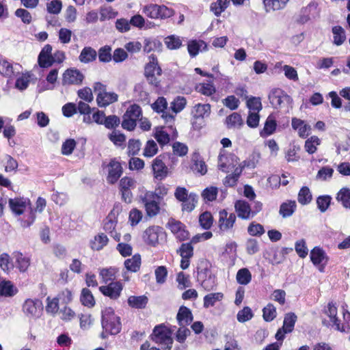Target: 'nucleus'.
I'll return each mask as SVG.
<instances>
[{
  "instance_id": "1",
  "label": "nucleus",
  "mask_w": 350,
  "mask_h": 350,
  "mask_svg": "<svg viewBox=\"0 0 350 350\" xmlns=\"http://www.w3.org/2000/svg\"><path fill=\"white\" fill-rule=\"evenodd\" d=\"M29 205V200L24 198H11L9 200V206L16 215H20L27 211H28L27 219L21 220L23 227H29L35 219V213Z\"/></svg>"
},
{
  "instance_id": "2",
  "label": "nucleus",
  "mask_w": 350,
  "mask_h": 350,
  "mask_svg": "<svg viewBox=\"0 0 350 350\" xmlns=\"http://www.w3.org/2000/svg\"><path fill=\"white\" fill-rule=\"evenodd\" d=\"M102 327L108 334L115 335L121 330L120 317L116 316L111 308H107L102 311Z\"/></svg>"
},
{
  "instance_id": "3",
  "label": "nucleus",
  "mask_w": 350,
  "mask_h": 350,
  "mask_svg": "<svg viewBox=\"0 0 350 350\" xmlns=\"http://www.w3.org/2000/svg\"><path fill=\"white\" fill-rule=\"evenodd\" d=\"M172 334V331L169 327L164 324H159L154 327L151 338L154 342L165 346L170 350L173 342Z\"/></svg>"
},
{
  "instance_id": "4",
  "label": "nucleus",
  "mask_w": 350,
  "mask_h": 350,
  "mask_svg": "<svg viewBox=\"0 0 350 350\" xmlns=\"http://www.w3.org/2000/svg\"><path fill=\"white\" fill-rule=\"evenodd\" d=\"M93 88L94 92L97 93L96 103L100 107H105L118 100V94L115 92H107L106 85L102 83H94Z\"/></svg>"
},
{
  "instance_id": "5",
  "label": "nucleus",
  "mask_w": 350,
  "mask_h": 350,
  "mask_svg": "<svg viewBox=\"0 0 350 350\" xmlns=\"http://www.w3.org/2000/svg\"><path fill=\"white\" fill-rule=\"evenodd\" d=\"M142 238L147 245L155 247L165 241L166 234L163 228L158 226H152L146 229Z\"/></svg>"
},
{
  "instance_id": "6",
  "label": "nucleus",
  "mask_w": 350,
  "mask_h": 350,
  "mask_svg": "<svg viewBox=\"0 0 350 350\" xmlns=\"http://www.w3.org/2000/svg\"><path fill=\"white\" fill-rule=\"evenodd\" d=\"M142 117V110L141 107L133 104L130 105L123 116L122 126L128 131H133L137 125V121Z\"/></svg>"
},
{
  "instance_id": "7",
  "label": "nucleus",
  "mask_w": 350,
  "mask_h": 350,
  "mask_svg": "<svg viewBox=\"0 0 350 350\" xmlns=\"http://www.w3.org/2000/svg\"><path fill=\"white\" fill-rule=\"evenodd\" d=\"M142 13L150 18H167L174 14V11L165 5L151 3L143 6Z\"/></svg>"
},
{
  "instance_id": "8",
  "label": "nucleus",
  "mask_w": 350,
  "mask_h": 350,
  "mask_svg": "<svg viewBox=\"0 0 350 350\" xmlns=\"http://www.w3.org/2000/svg\"><path fill=\"white\" fill-rule=\"evenodd\" d=\"M139 198L148 217H154L160 212L162 201L154 198L152 191H146Z\"/></svg>"
},
{
  "instance_id": "9",
  "label": "nucleus",
  "mask_w": 350,
  "mask_h": 350,
  "mask_svg": "<svg viewBox=\"0 0 350 350\" xmlns=\"http://www.w3.org/2000/svg\"><path fill=\"white\" fill-rule=\"evenodd\" d=\"M144 75L149 83L155 87L159 85L157 76L161 75V68L158 66L157 58L154 55L149 57V62L145 66Z\"/></svg>"
},
{
  "instance_id": "10",
  "label": "nucleus",
  "mask_w": 350,
  "mask_h": 350,
  "mask_svg": "<svg viewBox=\"0 0 350 350\" xmlns=\"http://www.w3.org/2000/svg\"><path fill=\"white\" fill-rule=\"evenodd\" d=\"M43 304L39 299H27L23 305L25 315L33 319H39L43 312Z\"/></svg>"
},
{
  "instance_id": "11",
  "label": "nucleus",
  "mask_w": 350,
  "mask_h": 350,
  "mask_svg": "<svg viewBox=\"0 0 350 350\" xmlns=\"http://www.w3.org/2000/svg\"><path fill=\"white\" fill-rule=\"evenodd\" d=\"M269 99L275 108L288 107L292 103V98L280 88L273 90L269 94Z\"/></svg>"
},
{
  "instance_id": "12",
  "label": "nucleus",
  "mask_w": 350,
  "mask_h": 350,
  "mask_svg": "<svg viewBox=\"0 0 350 350\" xmlns=\"http://www.w3.org/2000/svg\"><path fill=\"white\" fill-rule=\"evenodd\" d=\"M310 260L320 272H324L328 261L325 252L320 247H314L310 253Z\"/></svg>"
},
{
  "instance_id": "13",
  "label": "nucleus",
  "mask_w": 350,
  "mask_h": 350,
  "mask_svg": "<svg viewBox=\"0 0 350 350\" xmlns=\"http://www.w3.org/2000/svg\"><path fill=\"white\" fill-rule=\"evenodd\" d=\"M84 79L83 74L77 68H71L66 70L62 75V85H81Z\"/></svg>"
},
{
  "instance_id": "14",
  "label": "nucleus",
  "mask_w": 350,
  "mask_h": 350,
  "mask_svg": "<svg viewBox=\"0 0 350 350\" xmlns=\"http://www.w3.org/2000/svg\"><path fill=\"white\" fill-rule=\"evenodd\" d=\"M167 228L180 241L187 240L189 237V233L186 230L185 226L180 221L170 218L167 224Z\"/></svg>"
},
{
  "instance_id": "15",
  "label": "nucleus",
  "mask_w": 350,
  "mask_h": 350,
  "mask_svg": "<svg viewBox=\"0 0 350 350\" xmlns=\"http://www.w3.org/2000/svg\"><path fill=\"white\" fill-rule=\"evenodd\" d=\"M105 168L107 170V181L109 184L116 183L120 178L123 172L122 167L120 163L116 159H112L109 163L106 165Z\"/></svg>"
},
{
  "instance_id": "16",
  "label": "nucleus",
  "mask_w": 350,
  "mask_h": 350,
  "mask_svg": "<svg viewBox=\"0 0 350 350\" xmlns=\"http://www.w3.org/2000/svg\"><path fill=\"white\" fill-rule=\"evenodd\" d=\"M197 278L202 288L207 291H211L216 286V277L210 269L198 271Z\"/></svg>"
},
{
  "instance_id": "17",
  "label": "nucleus",
  "mask_w": 350,
  "mask_h": 350,
  "mask_svg": "<svg viewBox=\"0 0 350 350\" xmlns=\"http://www.w3.org/2000/svg\"><path fill=\"white\" fill-rule=\"evenodd\" d=\"M167 103L164 97H159L157 100L151 105L153 111L157 113H162V118L166 123H172L174 120V115L169 113Z\"/></svg>"
},
{
  "instance_id": "18",
  "label": "nucleus",
  "mask_w": 350,
  "mask_h": 350,
  "mask_svg": "<svg viewBox=\"0 0 350 350\" xmlns=\"http://www.w3.org/2000/svg\"><path fill=\"white\" fill-rule=\"evenodd\" d=\"M236 215L233 213H228L223 209L219 212L218 227L221 232H227L232 229L236 221Z\"/></svg>"
},
{
  "instance_id": "19",
  "label": "nucleus",
  "mask_w": 350,
  "mask_h": 350,
  "mask_svg": "<svg viewBox=\"0 0 350 350\" xmlns=\"http://www.w3.org/2000/svg\"><path fill=\"white\" fill-rule=\"evenodd\" d=\"M122 289L123 285L120 281L111 282L108 285L99 287L100 293L111 299H117L120 296Z\"/></svg>"
},
{
  "instance_id": "20",
  "label": "nucleus",
  "mask_w": 350,
  "mask_h": 350,
  "mask_svg": "<svg viewBox=\"0 0 350 350\" xmlns=\"http://www.w3.org/2000/svg\"><path fill=\"white\" fill-rule=\"evenodd\" d=\"M237 159L234 154L220 153L218 159V167L224 172H229L238 163Z\"/></svg>"
},
{
  "instance_id": "21",
  "label": "nucleus",
  "mask_w": 350,
  "mask_h": 350,
  "mask_svg": "<svg viewBox=\"0 0 350 350\" xmlns=\"http://www.w3.org/2000/svg\"><path fill=\"white\" fill-rule=\"evenodd\" d=\"M18 64L13 63L3 57H0V74L7 78H13L19 73Z\"/></svg>"
},
{
  "instance_id": "22",
  "label": "nucleus",
  "mask_w": 350,
  "mask_h": 350,
  "mask_svg": "<svg viewBox=\"0 0 350 350\" xmlns=\"http://www.w3.org/2000/svg\"><path fill=\"white\" fill-rule=\"evenodd\" d=\"M177 252L182 258L180 267L183 269H187L190 264V258L193 255V247L191 243H183Z\"/></svg>"
},
{
  "instance_id": "23",
  "label": "nucleus",
  "mask_w": 350,
  "mask_h": 350,
  "mask_svg": "<svg viewBox=\"0 0 350 350\" xmlns=\"http://www.w3.org/2000/svg\"><path fill=\"white\" fill-rule=\"evenodd\" d=\"M237 215L243 219H248L253 217L252 208L248 202L245 200H237L234 204Z\"/></svg>"
},
{
  "instance_id": "24",
  "label": "nucleus",
  "mask_w": 350,
  "mask_h": 350,
  "mask_svg": "<svg viewBox=\"0 0 350 350\" xmlns=\"http://www.w3.org/2000/svg\"><path fill=\"white\" fill-rule=\"evenodd\" d=\"M152 170L154 177L157 179L163 180L167 175V167L160 159V157L155 158L152 163Z\"/></svg>"
},
{
  "instance_id": "25",
  "label": "nucleus",
  "mask_w": 350,
  "mask_h": 350,
  "mask_svg": "<svg viewBox=\"0 0 350 350\" xmlns=\"http://www.w3.org/2000/svg\"><path fill=\"white\" fill-rule=\"evenodd\" d=\"M291 124L294 130L298 131V135L300 137L306 138L308 136L310 126L307 124L305 121L297 118H293Z\"/></svg>"
},
{
  "instance_id": "26",
  "label": "nucleus",
  "mask_w": 350,
  "mask_h": 350,
  "mask_svg": "<svg viewBox=\"0 0 350 350\" xmlns=\"http://www.w3.org/2000/svg\"><path fill=\"white\" fill-rule=\"evenodd\" d=\"M13 258L15 260V266L21 272H25L29 265V257L23 255L22 253L16 252L13 254Z\"/></svg>"
},
{
  "instance_id": "27",
  "label": "nucleus",
  "mask_w": 350,
  "mask_h": 350,
  "mask_svg": "<svg viewBox=\"0 0 350 350\" xmlns=\"http://www.w3.org/2000/svg\"><path fill=\"white\" fill-rule=\"evenodd\" d=\"M194 119H204L209 116L211 113V105L209 104H196L192 110Z\"/></svg>"
},
{
  "instance_id": "28",
  "label": "nucleus",
  "mask_w": 350,
  "mask_h": 350,
  "mask_svg": "<svg viewBox=\"0 0 350 350\" xmlns=\"http://www.w3.org/2000/svg\"><path fill=\"white\" fill-rule=\"evenodd\" d=\"M176 319L180 325H187L191 323L193 315L188 308L181 306L178 310Z\"/></svg>"
},
{
  "instance_id": "29",
  "label": "nucleus",
  "mask_w": 350,
  "mask_h": 350,
  "mask_svg": "<svg viewBox=\"0 0 350 350\" xmlns=\"http://www.w3.org/2000/svg\"><path fill=\"white\" fill-rule=\"evenodd\" d=\"M117 273L118 269L113 267L99 269V276L102 280V282L105 284L113 282L116 278Z\"/></svg>"
},
{
  "instance_id": "30",
  "label": "nucleus",
  "mask_w": 350,
  "mask_h": 350,
  "mask_svg": "<svg viewBox=\"0 0 350 350\" xmlns=\"http://www.w3.org/2000/svg\"><path fill=\"white\" fill-rule=\"evenodd\" d=\"M167 130L174 131L172 125L165 128H157L154 134V137L161 145H165L170 141V137Z\"/></svg>"
},
{
  "instance_id": "31",
  "label": "nucleus",
  "mask_w": 350,
  "mask_h": 350,
  "mask_svg": "<svg viewBox=\"0 0 350 350\" xmlns=\"http://www.w3.org/2000/svg\"><path fill=\"white\" fill-rule=\"evenodd\" d=\"M134 96L141 102H149V93L146 90V86L144 83H137L134 88Z\"/></svg>"
},
{
  "instance_id": "32",
  "label": "nucleus",
  "mask_w": 350,
  "mask_h": 350,
  "mask_svg": "<svg viewBox=\"0 0 350 350\" xmlns=\"http://www.w3.org/2000/svg\"><path fill=\"white\" fill-rule=\"evenodd\" d=\"M96 56L97 53L96 50L90 46H85L82 49L79 56V59L81 62L87 64L94 61Z\"/></svg>"
},
{
  "instance_id": "33",
  "label": "nucleus",
  "mask_w": 350,
  "mask_h": 350,
  "mask_svg": "<svg viewBox=\"0 0 350 350\" xmlns=\"http://www.w3.org/2000/svg\"><path fill=\"white\" fill-rule=\"evenodd\" d=\"M198 92L206 96H211L213 99V95L216 92V89L212 82L200 83L196 87Z\"/></svg>"
},
{
  "instance_id": "34",
  "label": "nucleus",
  "mask_w": 350,
  "mask_h": 350,
  "mask_svg": "<svg viewBox=\"0 0 350 350\" xmlns=\"http://www.w3.org/2000/svg\"><path fill=\"white\" fill-rule=\"evenodd\" d=\"M224 298V294L222 293H211L204 297L203 299V306L205 308L213 307L218 301H220Z\"/></svg>"
},
{
  "instance_id": "35",
  "label": "nucleus",
  "mask_w": 350,
  "mask_h": 350,
  "mask_svg": "<svg viewBox=\"0 0 350 350\" xmlns=\"http://www.w3.org/2000/svg\"><path fill=\"white\" fill-rule=\"evenodd\" d=\"M148 301V297L145 295H132L128 298V304L131 308L142 309L146 307Z\"/></svg>"
},
{
  "instance_id": "36",
  "label": "nucleus",
  "mask_w": 350,
  "mask_h": 350,
  "mask_svg": "<svg viewBox=\"0 0 350 350\" xmlns=\"http://www.w3.org/2000/svg\"><path fill=\"white\" fill-rule=\"evenodd\" d=\"M109 239L104 233L98 234L95 236L90 242V247L93 250L99 251L102 250L108 243Z\"/></svg>"
},
{
  "instance_id": "37",
  "label": "nucleus",
  "mask_w": 350,
  "mask_h": 350,
  "mask_svg": "<svg viewBox=\"0 0 350 350\" xmlns=\"http://www.w3.org/2000/svg\"><path fill=\"white\" fill-rule=\"evenodd\" d=\"M333 43L336 46L342 45L346 40L345 29L340 26H334L332 27Z\"/></svg>"
},
{
  "instance_id": "38",
  "label": "nucleus",
  "mask_w": 350,
  "mask_h": 350,
  "mask_svg": "<svg viewBox=\"0 0 350 350\" xmlns=\"http://www.w3.org/2000/svg\"><path fill=\"white\" fill-rule=\"evenodd\" d=\"M289 0H263L266 12L284 8Z\"/></svg>"
},
{
  "instance_id": "39",
  "label": "nucleus",
  "mask_w": 350,
  "mask_h": 350,
  "mask_svg": "<svg viewBox=\"0 0 350 350\" xmlns=\"http://www.w3.org/2000/svg\"><path fill=\"white\" fill-rule=\"evenodd\" d=\"M17 293V289L10 281L0 280V295L11 297Z\"/></svg>"
},
{
  "instance_id": "40",
  "label": "nucleus",
  "mask_w": 350,
  "mask_h": 350,
  "mask_svg": "<svg viewBox=\"0 0 350 350\" xmlns=\"http://www.w3.org/2000/svg\"><path fill=\"white\" fill-rule=\"evenodd\" d=\"M141 265V256L139 254H135L131 258L124 261V266L128 271L137 272Z\"/></svg>"
},
{
  "instance_id": "41",
  "label": "nucleus",
  "mask_w": 350,
  "mask_h": 350,
  "mask_svg": "<svg viewBox=\"0 0 350 350\" xmlns=\"http://www.w3.org/2000/svg\"><path fill=\"white\" fill-rule=\"evenodd\" d=\"M192 161L193 163L191 168L194 172L200 173L201 175H204L206 173V165L205 163L200 159L199 154L195 153L193 155Z\"/></svg>"
},
{
  "instance_id": "42",
  "label": "nucleus",
  "mask_w": 350,
  "mask_h": 350,
  "mask_svg": "<svg viewBox=\"0 0 350 350\" xmlns=\"http://www.w3.org/2000/svg\"><path fill=\"white\" fill-rule=\"evenodd\" d=\"M297 205L295 201H288L282 203L280 207V214L283 217L291 216L296 209Z\"/></svg>"
},
{
  "instance_id": "43",
  "label": "nucleus",
  "mask_w": 350,
  "mask_h": 350,
  "mask_svg": "<svg viewBox=\"0 0 350 350\" xmlns=\"http://www.w3.org/2000/svg\"><path fill=\"white\" fill-rule=\"evenodd\" d=\"M80 301L83 306L88 308H92L95 305V300L92 292L86 288L81 291Z\"/></svg>"
},
{
  "instance_id": "44",
  "label": "nucleus",
  "mask_w": 350,
  "mask_h": 350,
  "mask_svg": "<svg viewBox=\"0 0 350 350\" xmlns=\"http://www.w3.org/2000/svg\"><path fill=\"white\" fill-rule=\"evenodd\" d=\"M325 313L329 317L330 321L336 326V329H340V325L339 320L338 319L337 315V308L335 304L330 302L327 305V308L325 310Z\"/></svg>"
},
{
  "instance_id": "45",
  "label": "nucleus",
  "mask_w": 350,
  "mask_h": 350,
  "mask_svg": "<svg viewBox=\"0 0 350 350\" xmlns=\"http://www.w3.org/2000/svg\"><path fill=\"white\" fill-rule=\"evenodd\" d=\"M236 279L239 284L247 285L252 280V274L248 269L242 268L237 271Z\"/></svg>"
},
{
  "instance_id": "46",
  "label": "nucleus",
  "mask_w": 350,
  "mask_h": 350,
  "mask_svg": "<svg viewBox=\"0 0 350 350\" xmlns=\"http://www.w3.org/2000/svg\"><path fill=\"white\" fill-rule=\"evenodd\" d=\"M297 319V316L293 312H288L285 314L282 327L286 329V332L290 333L293 330Z\"/></svg>"
},
{
  "instance_id": "47",
  "label": "nucleus",
  "mask_w": 350,
  "mask_h": 350,
  "mask_svg": "<svg viewBox=\"0 0 350 350\" xmlns=\"http://www.w3.org/2000/svg\"><path fill=\"white\" fill-rule=\"evenodd\" d=\"M230 4V0H217L211 5V10L216 16H219Z\"/></svg>"
},
{
  "instance_id": "48",
  "label": "nucleus",
  "mask_w": 350,
  "mask_h": 350,
  "mask_svg": "<svg viewBox=\"0 0 350 350\" xmlns=\"http://www.w3.org/2000/svg\"><path fill=\"white\" fill-rule=\"evenodd\" d=\"M336 200L340 202L345 208L350 209V189H341L337 193Z\"/></svg>"
},
{
  "instance_id": "49",
  "label": "nucleus",
  "mask_w": 350,
  "mask_h": 350,
  "mask_svg": "<svg viewBox=\"0 0 350 350\" xmlns=\"http://www.w3.org/2000/svg\"><path fill=\"white\" fill-rule=\"evenodd\" d=\"M301 148L299 145L293 144H291L287 150L285 158L288 162L297 161L299 159L298 152L300 151Z\"/></svg>"
},
{
  "instance_id": "50",
  "label": "nucleus",
  "mask_w": 350,
  "mask_h": 350,
  "mask_svg": "<svg viewBox=\"0 0 350 350\" xmlns=\"http://www.w3.org/2000/svg\"><path fill=\"white\" fill-rule=\"evenodd\" d=\"M202 46H206V44L202 40H190L187 44V50L191 57H193L196 56L200 48Z\"/></svg>"
},
{
  "instance_id": "51",
  "label": "nucleus",
  "mask_w": 350,
  "mask_h": 350,
  "mask_svg": "<svg viewBox=\"0 0 350 350\" xmlns=\"http://www.w3.org/2000/svg\"><path fill=\"white\" fill-rule=\"evenodd\" d=\"M321 144V139L317 136H312L305 142L304 148L309 154L314 153L317 146Z\"/></svg>"
},
{
  "instance_id": "52",
  "label": "nucleus",
  "mask_w": 350,
  "mask_h": 350,
  "mask_svg": "<svg viewBox=\"0 0 350 350\" xmlns=\"http://www.w3.org/2000/svg\"><path fill=\"white\" fill-rule=\"evenodd\" d=\"M277 316L276 308L273 304H268L262 309V317L265 321L270 322L273 321Z\"/></svg>"
},
{
  "instance_id": "53",
  "label": "nucleus",
  "mask_w": 350,
  "mask_h": 350,
  "mask_svg": "<svg viewBox=\"0 0 350 350\" xmlns=\"http://www.w3.org/2000/svg\"><path fill=\"white\" fill-rule=\"evenodd\" d=\"M198 201V196L195 193H190L186 199L182 200L183 211H191L196 206Z\"/></svg>"
},
{
  "instance_id": "54",
  "label": "nucleus",
  "mask_w": 350,
  "mask_h": 350,
  "mask_svg": "<svg viewBox=\"0 0 350 350\" xmlns=\"http://www.w3.org/2000/svg\"><path fill=\"white\" fill-rule=\"evenodd\" d=\"M0 267L5 273H10L14 267L11 261L10 256L7 254H2L0 256Z\"/></svg>"
},
{
  "instance_id": "55",
  "label": "nucleus",
  "mask_w": 350,
  "mask_h": 350,
  "mask_svg": "<svg viewBox=\"0 0 350 350\" xmlns=\"http://www.w3.org/2000/svg\"><path fill=\"white\" fill-rule=\"evenodd\" d=\"M298 202L303 205L309 204L312 200V193L307 187H303L298 193Z\"/></svg>"
},
{
  "instance_id": "56",
  "label": "nucleus",
  "mask_w": 350,
  "mask_h": 350,
  "mask_svg": "<svg viewBox=\"0 0 350 350\" xmlns=\"http://www.w3.org/2000/svg\"><path fill=\"white\" fill-rule=\"evenodd\" d=\"M165 44L169 49L175 50L182 46V40L180 37L172 35L165 38Z\"/></svg>"
},
{
  "instance_id": "57",
  "label": "nucleus",
  "mask_w": 350,
  "mask_h": 350,
  "mask_svg": "<svg viewBox=\"0 0 350 350\" xmlns=\"http://www.w3.org/2000/svg\"><path fill=\"white\" fill-rule=\"evenodd\" d=\"M295 250L300 258H306L308 254V249L307 247L305 239H301L297 241L295 243Z\"/></svg>"
},
{
  "instance_id": "58",
  "label": "nucleus",
  "mask_w": 350,
  "mask_h": 350,
  "mask_svg": "<svg viewBox=\"0 0 350 350\" xmlns=\"http://www.w3.org/2000/svg\"><path fill=\"white\" fill-rule=\"evenodd\" d=\"M109 139L117 146H122L124 145L126 137L120 131L114 130L108 135Z\"/></svg>"
},
{
  "instance_id": "59",
  "label": "nucleus",
  "mask_w": 350,
  "mask_h": 350,
  "mask_svg": "<svg viewBox=\"0 0 350 350\" xmlns=\"http://www.w3.org/2000/svg\"><path fill=\"white\" fill-rule=\"evenodd\" d=\"M226 123L228 128H236L242 126L243 122L241 115L233 113L227 117Z\"/></svg>"
},
{
  "instance_id": "60",
  "label": "nucleus",
  "mask_w": 350,
  "mask_h": 350,
  "mask_svg": "<svg viewBox=\"0 0 350 350\" xmlns=\"http://www.w3.org/2000/svg\"><path fill=\"white\" fill-rule=\"evenodd\" d=\"M161 46V43L153 38H145L144 42V51L146 53H150Z\"/></svg>"
},
{
  "instance_id": "61",
  "label": "nucleus",
  "mask_w": 350,
  "mask_h": 350,
  "mask_svg": "<svg viewBox=\"0 0 350 350\" xmlns=\"http://www.w3.org/2000/svg\"><path fill=\"white\" fill-rule=\"evenodd\" d=\"M116 224L117 220L116 219L115 215L111 213L106 218L103 228L107 232L112 234L115 231Z\"/></svg>"
},
{
  "instance_id": "62",
  "label": "nucleus",
  "mask_w": 350,
  "mask_h": 350,
  "mask_svg": "<svg viewBox=\"0 0 350 350\" xmlns=\"http://www.w3.org/2000/svg\"><path fill=\"white\" fill-rule=\"evenodd\" d=\"M247 107L250 111L259 113L262 109L261 100L259 97H251L247 100Z\"/></svg>"
},
{
  "instance_id": "63",
  "label": "nucleus",
  "mask_w": 350,
  "mask_h": 350,
  "mask_svg": "<svg viewBox=\"0 0 350 350\" xmlns=\"http://www.w3.org/2000/svg\"><path fill=\"white\" fill-rule=\"evenodd\" d=\"M158 146L157 143L152 140H148L146 142L144 149V155L146 157H152L157 153Z\"/></svg>"
},
{
  "instance_id": "64",
  "label": "nucleus",
  "mask_w": 350,
  "mask_h": 350,
  "mask_svg": "<svg viewBox=\"0 0 350 350\" xmlns=\"http://www.w3.org/2000/svg\"><path fill=\"white\" fill-rule=\"evenodd\" d=\"M118 15V12L111 7L102 8L100 10V20L104 21L114 18Z\"/></svg>"
}]
</instances>
